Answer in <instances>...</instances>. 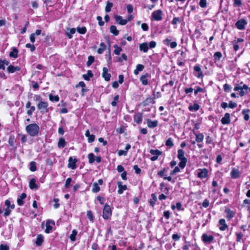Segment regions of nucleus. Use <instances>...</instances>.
<instances>
[{"label":"nucleus","mask_w":250,"mask_h":250,"mask_svg":"<svg viewBox=\"0 0 250 250\" xmlns=\"http://www.w3.org/2000/svg\"><path fill=\"white\" fill-rule=\"evenodd\" d=\"M26 131L32 137H35L38 135L40 127L36 124H31L25 127Z\"/></svg>","instance_id":"obj_1"},{"label":"nucleus","mask_w":250,"mask_h":250,"mask_svg":"<svg viewBox=\"0 0 250 250\" xmlns=\"http://www.w3.org/2000/svg\"><path fill=\"white\" fill-rule=\"evenodd\" d=\"M249 89V87L247 85L244 84L242 82H241L239 84H236L233 90L235 91H238V94L240 97L244 96L246 92Z\"/></svg>","instance_id":"obj_2"},{"label":"nucleus","mask_w":250,"mask_h":250,"mask_svg":"<svg viewBox=\"0 0 250 250\" xmlns=\"http://www.w3.org/2000/svg\"><path fill=\"white\" fill-rule=\"evenodd\" d=\"M48 104L47 102L42 101L37 104V108L41 113H47L48 111Z\"/></svg>","instance_id":"obj_3"},{"label":"nucleus","mask_w":250,"mask_h":250,"mask_svg":"<svg viewBox=\"0 0 250 250\" xmlns=\"http://www.w3.org/2000/svg\"><path fill=\"white\" fill-rule=\"evenodd\" d=\"M111 210L110 207L107 205H105L103 211V217L104 219H108L111 216Z\"/></svg>","instance_id":"obj_4"},{"label":"nucleus","mask_w":250,"mask_h":250,"mask_svg":"<svg viewBox=\"0 0 250 250\" xmlns=\"http://www.w3.org/2000/svg\"><path fill=\"white\" fill-rule=\"evenodd\" d=\"M247 24V21L244 19L238 20L235 24L236 27L239 30H244Z\"/></svg>","instance_id":"obj_5"},{"label":"nucleus","mask_w":250,"mask_h":250,"mask_svg":"<svg viewBox=\"0 0 250 250\" xmlns=\"http://www.w3.org/2000/svg\"><path fill=\"white\" fill-rule=\"evenodd\" d=\"M162 11L160 9L154 11L152 13V18L155 21H160L162 19Z\"/></svg>","instance_id":"obj_6"},{"label":"nucleus","mask_w":250,"mask_h":250,"mask_svg":"<svg viewBox=\"0 0 250 250\" xmlns=\"http://www.w3.org/2000/svg\"><path fill=\"white\" fill-rule=\"evenodd\" d=\"M197 176L201 179H203L206 177L208 175V170L206 168L198 169L197 171Z\"/></svg>","instance_id":"obj_7"},{"label":"nucleus","mask_w":250,"mask_h":250,"mask_svg":"<svg viewBox=\"0 0 250 250\" xmlns=\"http://www.w3.org/2000/svg\"><path fill=\"white\" fill-rule=\"evenodd\" d=\"M114 19L118 24L121 25H125L127 22V20L123 19L121 16L116 15L114 16Z\"/></svg>","instance_id":"obj_8"},{"label":"nucleus","mask_w":250,"mask_h":250,"mask_svg":"<svg viewBox=\"0 0 250 250\" xmlns=\"http://www.w3.org/2000/svg\"><path fill=\"white\" fill-rule=\"evenodd\" d=\"M221 123L223 125H229L230 123V114L226 113L224 116L221 120Z\"/></svg>","instance_id":"obj_9"},{"label":"nucleus","mask_w":250,"mask_h":250,"mask_svg":"<svg viewBox=\"0 0 250 250\" xmlns=\"http://www.w3.org/2000/svg\"><path fill=\"white\" fill-rule=\"evenodd\" d=\"M108 72V70L106 67L103 68L102 76L106 81H109L111 77L110 74H109Z\"/></svg>","instance_id":"obj_10"},{"label":"nucleus","mask_w":250,"mask_h":250,"mask_svg":"<svg viewBox=\"0 0 250 250\" xmlns=\"http://www.w3.org/2000/svg\"><path fill=\"white\" fill-rule=\"evenodd\" d=\"M69 163L68 164V167L71 168L72 169L76 168V163L77 162L76 159H73L72 157H70L68 160Z\"/></svg>","instance_id":"obj_11"},{"label":"nucleus","mask_w":250,"mask_h":250,"mask_svg":"<svg viewBox=\"0 0 250 250\" xmlns=\"http://www.w3.org/2000/svg\"><path fill=\"white\" fill-rule=\"evenodd\" d=\"M204 242L210 243L214 239L212 235H208L207 234H203L202 236Z\"/></svg>","instance_id":"obj_12"},{"label":"nucleus","mask_w":250,"mask_h":250,"mask_svg":"<svg viewBox=\"0 0 250 250\" xmlns=\"http://www.w3.org/2000/svg\"><path fill=\"white\" fill-rule=\"evenodd\" d=\"M20 67L18 66H14L12 65H10L7 68V70L9 73H13L16 71L20 70Z\"/></svg>","instance_id":"obj_13"},{"label":"nucleus","mask_w":250,"mask_h":250,"mask_svg":"<svg viewBox=\"0 0 250 250\" xmlns=\"http://www.w3.org/2000/svg\"><path fill=\"white\" fill-rule=\"evenodd\" d=\"M219 223L221 226L219 227L220 230L224 231L228 228V225L226 224V221L224 219H220L219 221Z\"/></svg>","instance_id":"obj_14"},{"label":"nucleus","mask_w":250,"mask_h":250,"mask_svg":"<svg viewBox=\"0 0 250 250\" xmlns=\"http://www.w3.org/2000/svg\"><path fill=\"white\" fill-rule=\"evenodd\" d=\"M149 76V75L146 73L140 77V80L143 85H146L148 84L147 78Z\"/></svg>","instance_id":"obj_15"},{"label":"nucleus","mask_w":250,"mask_h":250,"mask_svg":"<svg viewBox=\"0 0 250 250\" xmlns=\"http://www.w3.org/2000/svg\"><path fill=\"white\" fill-rule=\"evenodd\" d=\"M147 125L148 127L149 128H154L156 127L158 125V121H152L150 119H147Z\"/></svg>","instance_id":"obj_16"},{"label":"nucleus","mask_w":250,"mask_h":250,"mask_svg":"<svg viewBox=\"0 0 250 250\" xmlns=\"http://www.w3.org/2000/svg\"><path fill=\"white\" fill-rule=\"evenodd\" d=\"M117 184L119 188L118 193L119 194H122L124 190L127 189V186L126 185H122L121 182H118Z\"/></svg>","instance_id":"obj_17"},{"label":"nucleus","mask_w":250,"mask_h":250,"mask_svg":"<svg viewBox=\"0 0 250 250\" xmlns=\"http://www.w3.org/2000/svg\"><path fill=\"white\" fill-rule=\"evenodd\" d=\"M26 197V194L22 193L17 199V203L19 206H22L24 204L23 200Z\"/></svg>","instance_id":"obj_18"},{"label":"nucleus","mask_w":250,"mask_h":250,"mask_svg":"<svg viewBox=\"0 0 250 250\" xmlns=\"http://www.w3.org/2000/svg\"><path fill=\"white\" fill-rule=\"evenodd\" d=\"M156 42L155 41H151L149 42H144L140 44L139 47H155Z\"/></svg>","instance_id":"obj_19"},{"label":"nucleus","mask_w":250,"mask_h":250,"mask_svg":"<svg viewBox=\"0 0 250 250\" xmlns=\"http://www.w3.org/2000/svg\"><path fill=\"white\" fill-rule=\"evenodd\" d=\"M230 175L232 178H237L240 176V172L238 169L233 168L231 172Z\"/></svg>","instance_id":"obj_20"},{"label":"nucleus","mask_w":250,"mask_h":250,"mask_svg":"<svg viewBox=\"0 0 250 250\" xmlns=\"http://www.w3.org/2000/svg\"><path fill=\"white\" fill-rule=\"evenodd\" d=\"M36 180L35 178H32L29 182V188L31 189H37L38 186L36 184Z\"/></svg>","instance_id":"obj_21"},{"label":"nucleus","mask_w":250,"mask_h":250,"mask_svg":"<svg viewBox=\"0 0 250 250\" xmlns=\"http://www.w3.org/2000/svg\"><path fill=\"white\" fill-rule=\"evenodd\" d=\"M194 70L195 72H198V75H196V76L198 78H202L203 77V75L201 69V68H200L199 65H196L194 66Z\"/></svg>","instance_id":"obj_22"},{"label":"nucleus","mask_w":250,"mask_h":250,"mask_svg":"<svg viewBox=\"0 0 250 250\" xmlns=\"http://www.w3.org/2000/svg\"><path fill=\"white\" fill-rule=\"evenodd\" d=\"M250 112V110L249 109H243L242 111V113L244 116V119L245 121H247L250 119L249 113Z\"/></svg>","instance_id":"obj_23"},{"label":"nucleus","mask_w":250,"mask_h":250,"mask_svg":"<svg viewBox=\"0 0 250 250\" xmlns=\"http://www.w3.org/2000/svg\"><path fill=\"white\" fill-rule=\"evenodd\" d=\"M134 120L138 124H140L142 122V114L138 113L134 116Z\"/></svg>","instance_id":"obj_24"},{"label":"nucleus","mask_w":250,"mask_h":250,"mask_svg":"<svg viewBox=\"0 0 250 250\" xmlns=\"http://www.w3.org/2000/svg\"><path fill=\"white\" fill-rule=\"evenodd\" d=\"M50 223L53 225H55V222L54 221H47L46 223V229L45 230V232L47 233H50L52 229V227L50 226Z\"/></svg>","instance_id":"obj_25"},{"label":"nucleus","mask_w":250,"mask_h":250,"mask_svg":"<svg viewBox=\"0 0 250 250\" xmlns=\"http://www.w3.org/2000/svg\"><path fill=\"white\" fill-rule=\"evenodd\" d=\"M164 43L167 46L170 45L171 47H176L177 46V43L175 42H171L170 40L168 39H166L164 41Z\"/></svg>","instance_id":"obj_26"},{"label":"nucleus","mask_w":250,"mask_h":250,"mask_svg":"<svg viewBox=\"0 0 250 250\" xmlns=\"http://www.w3.org/2000/svg\"><path fill=\"white\" fill-rule=\"evenodd\" d=\"M177 157L179 160L187 159V158L185 157V152L182 149H180L178 150Z\"/></svg>","instance_id":"obj_27"},{"label":"nucleus","mask_w":250,"mask_h":250,"mask_svg":"<svg viewBox=\"0 0 250 250\" xmlns=\"http://www.w3.org/2000/svg\"><path fill=\"white\" fill-rule=\"evenodd\" d=\"M151 198L149 200V203L150 206L153 207L155 204L156 201L157 200V198L154 193L151 194Z\"/></svg>","instance_id":"obj_28"},{"label":"nucleus","mask_w":250,"mask_h":250,"mask_svg":"<svg viewBox=\"0 0 250 250\" xmlns=\"http://www.w3.org/2000/svg\"><path fill=\"white\" fill-rule=\"evenodd\" d=\"M144 68V66L141 64H138L136 65V69L134 70V74L136 75L139 74L140 71H143Z\"/></svg>","instance_id":"obj_29"},{"label":"nucleus","mask_w":250,"mask_h":250,"mask_svg":"<svg viewBox=\"0 0 250 250\" xmlns=\"http://www.w3.org/2000/svg\"><path fill=\"white\" fill-rule=\"evenodd\" d=\"M66 143L65 139L63 138H61L59 140L58 143V146L59 148H63L66 146Z\"/></svg>","instance_id":"obj_30"},{"label":"nucleus","mask_w":250,"mask_h":250,"mask_svg":"<svg viewBox=\"0 0 250 250\" xmlns=\"http://www.w3.org/2000/svg\"><path fill=\"white\" fill-rule=\"evenodd\" d=\"M76 32V29L75 28H72L71 29H67V31L66 32V36L68 37L69 39H71L72 38V35L75 34Z\"/></svg>","instance_id":"obj_31"},{"label":"nucleus","mask_w":250,"mask_h":250,"mask_svg":"<svg viewBox=\"0 0 250 250\" xmlns=\"http://www.w3.org/2000/svg\"><path fill=\"white\" fill-rule=\"evenodd\" d=\"M93 76L92 71L91 70H88L87 73L83 75V78L85 80L89 81L90 78Z\"/></svg>","instance_id":"obj_32"},{"label":"nucleus","mask_w":250,"mask_h":250,"mask_svg":"<svg viewBox=\"0 0 250 250\" xmlns=\"http://www.w3.org/2000/svg\"><path fill=\"white\" fill-rule=\"evenodd\" d=\"M43 241V237L42 235H38L37 237L36 244L37 246H40Z\"/></svg>","instance_id":"obj_33"},{"label":"nucleus","mask_w":250,"mask_h":250,"mask_svg":"<svg viewBox=\"0 0 250 250\" xmlns=\"http://www.w3.org/2000/svg\"><path fill=\"white\" fill-rule=\"evenodd\" d=\"M100 190V188L97 183H94L92 185V191L93 193L98 192Z\"/></svg>","instance_id":"obj_34"},{"label":"nucleus","mask_w":250,"mask_h":250,"mask_svg":"<svg viewBox=\"0 0 250 250\" xmlns=\"http://www.w3.org/2000/svg\"><path fill=\"white\" fill-rule=\"evenodd\" d=\"M18 50L16 48H14L13 50L10 52L9 56L11 58H16L18 57Z\"/></svg>","instance_id":"obj_35"},{"label":"nucleus","mask_w":250,"mask_h":250,"mask_svg":"<svg viewBox=\"0 0 250 250\" xmlns=\"http://www.w3.org/2000/svg\"><path fill=\"white\" fill-rule=\"evenodd\" d=\"M200 108V106L198 104H194L193 105H189L188 107V109L190 111H196L198 110Z\"/></svg>","instance_id":"obj_36"},{"label":"nucleus","mask_w":250,"mask_h":250,"mask_svg":"<svg viewBox=\"0 0 250 250\" xmlns=\"http://www.w3.org/2000/svg\"><path fill=\"white\" fill-rule=\"evenodd\" d=\"M226 212L227 213V218L229 219H230L232 217H233L235 213L234 212L231 210L230 209H226Z\"/></svg>","instance_id":"obj_37"},{"label":"nucleus","mask_w":250,"mask_h":250,"mask_svg":"<svg viewBox=\"0 0 250 250\" xmlns=\"http://www.w3.org/2000/svg\"><path fill=\"white\" fill-rule=\"evenodd\" d=\"M110 31L115 36H117L119 34V31L115 25H111L110 27Z\"/></svg>","instance_id":"obj_38"},{"label":"nucleus","mask_w":250,"mask_h":250,"mask_svg":"<svg viewBox=\"0 0 250 250\" xmlns=\"http://www.w3.org/2000/svg\"><path fill=\"white\" fill-rule=\"evenodd\" d=\"M150 153L152 155L154 156H157V157L162 154V152L158 149H151L150 150Z\"/></svg>","instance_id":"obj_39"},{"label":"nucleus","mask_w":250,"mask_h":250,"mask_svg":"<svg viewBox=\"0 0 250 250\" xmlns=\"http://www.w3.org/2000/svg\"><path fill=\"white\" fill-rule=\"evenodd\" d=\"M88 162L89 164H92L95 161V156L92 153H90L88 155Z\"/></svg>","instance_id":"obj_40"},{"label":"nucleus","mask_w":250,"mask_h":250,"mask_svg":"<svg viewBox=\"0 0 250 250\" xmlns=\"http://www.w3.org/2000/svg\"><path fill=\"white\" fill-rule=\"evenodd\" d=\"M77 234V231L75 229L72 230L71 234L69 236L70 239L72 241H75L76 240V236Z\"/></svg>","instance_id":"obj_41"},{"label":"nucleus","mask_w":250,"mask_h":250,"mask_svg":"<svg viewBox=\"0 0 250 250\" xmlns=\"http://www.w3.org/2000/svg\"><path fill=\"white\" fill-rule=\"evenodd\" d=\"M113 3L107 1L106 3V5L105 8V11L106 12H109L111 11V8L113 6Z\"/></svg>","instance_id":"obj_42"},{"label":"nucleus","mask_w":250,"mask_h":250,"mask_svg":"<svg viewBox=\"0 0 250 250\" xmlns=\"http://www.w3.org/2000/svg\"><path fill=\"white\" fill-rule=\"evenodd\" d=\"M49 100L52 102H58L59 101V97L58 95L53 96L51 94H50L49 96Z\"/></svg>","instance_id":"obj_43"},{"label":"nucleus","mask_w":250,"mask_h":250,"mask_svg":"<svg viewBox=\"0 0 250 250\" xmlns=\"http://www.w3.org/2000/svg\"><path fill=\"white\" fill-rule=\"evenodd\" d=\"M204 139V135L203 134L200 133L196 135V141L197 142H201Z\"/></svg>","instance_id":"obj_44"},{"label":"nucleus","mask_w":250,"mask_h":250,"mask_svg":"<svg viewBox=\"0 0 250 250\" xmlns=\"http://www.w3.org/2000/svg\"><path fill=\"white\" fill-rule=\"evenodd\" d=\"M94 62V57L92 56H89L88 58V61L86 62V65L88 66L91 65Z\"/></svg>","instance_id":"obj_45"},{"label":"nucleus","mask_w":250,"mask_h":250,"mask_svg":"<svg viewBox=\"0 0 250 250\" xmlns=\"http://www.w3.org/2000/svg\"><path fill=\"white\" fill-rule=\"evenodd\" d=\"M166 145L167 146H169L170 147H172L174 146V144L172 141V139L171 138H169L166 142Z\"/></svg>","instance_id":"obj_46"},{"label":"nucleus","mask_w":250,"mask_h":250,"mask_svg":"<svg viewBox=\"0 0 250 250\" xmlns=\"http://www.w3.org/2000/svg\"><path fill=\"white\" fill-rule=\"evenodd\" d=\"M14 142H15V137L14 135H10L9 140H8V143L10 145V146H12L14 145Z\"/></svg>","instance_id":"obj_47"},{"label":"nucleus","mask_w":250,"mask_h":250,"mask_svg":"<svg viewBox=\"0 0 250 250\" xmlns=\"http://www.w3.org/2000/svg\"><path fill=\"white\" fill-rule=\"evenodd\" d=\"M77 29V31L81 34H84L86 32V28L84 26L82 27H78Z\"/></svg>","instance_id":"obj_48"},{"label":"nucleus","mask_w":250,"mask_h":250,"mask_svg":"<svg viewBox=\"0 0 250 250\" xmlns=\"http://www.w3.org/2000/svg\"><path fill=\"white\" fill-rule=\"evenodd\" d=\"M233 6L234 7H240L242 5L241 0H233Z\"/></svg>","instance_id":"obj_49"},{"label":"nucleus","mask_w":250,"mask_h":250,"mask_svg":"<svg viewBox=\"0 0 250 250\" xmlns=\"http://www.w3.org/2000/svg\"><path fill=\"white\" fill-rule=\"evenodd\" d=\"M30 169L31 171H35L36 170V163L34 161L31 162L30 163Z\"/></svg>","instance_id":"obj_50"},{"label":"nucleus","mask_w":250,"mask_h":250,"mask_svg":"<svg viewBox=\"0 0 250 250\" xmlns=\"http://www.w3.org/2000/svg\"><path fill=\"white\" fill-rule=\"evenodd\" d=\"M33 100L35 101L39 102V103H41L42 101V97L39 95H35L33 97Z\"/></svg>","instance_id":"obj_51"},{"label":"nucleus","mask_w":250,"mask_h":250,"mask_svg":"<svg viewBox=\"0 0 250 250\" xmlns=\"http://www.w3.org/2000/svg\"><path fill=\"white\" fill-rule=\"evenodd\" d=\"M180 162L179 164V166L182 168H184L186 165V163L187 162V159H184V160H180Z\"/></svg>","instance_id":"obj_52"},{"label":"nucleus","mask_w":250,"mask_h":250,"mask_svg":"<svg viewBox=\"0 0 250 250\" xmlns=\"http://www.w3.org/2000/svg\"><path fill=\"white\" fill-rule=\"evenodd\" d=\"M119 95H116L114 97V100L111 103V104L112 106H115L116 105L117 103L119 100Z\"/></svg>","instance_id":"obj_53"},{"label":"nucleus","mask_w":250,"mask_h":250,"mask_svg":"<svg viewBox=\"0 0 250 250\" xmlns=\"http://www.w3.org/2000/svg\"><path fill=\"white\" fill-rule=\"evenodd\" d=\"M30 109L28 110L27 111V114L30 116H31L33 112L35 110V107L34 106H32L30 107Z\"/></svg>","instance_id":"obj_54"},{"label":"nucleus","mask_w":250,"mask_h":250,"mask_svg":"<svg viewBox=\"0 0 250 250\" xmlns=\"http://www.w3.org/2000/svg\"><path fill=\"white\" fill-rule=\"evenodd\" d=\"M236 106H237V104L236 103H234V102H232V101H230L229 102V104H228L229 107L233 109V108H235Z\"/></svg>","instance_id":"obj_55"},{"label":"nucleus","mask_w":250,"mask_h":250,"mask_svg":"<svg viewBox=\"0 0 250 250\" xmlns=\"http://www.w3.org/2000/svg\"><path fill=\"white\" fill-rule=\"evenodd\" d=\"M11 209L10 208H7L4 209V212L3 215L5 217H7L9 216L11 213Z\"/></svg>","instance_id":"obj_56"},{"label":"nucleus","mask_w":250,"mask_h":250,"mask_svg":"<svg viewBox=\"0 0 250 250\" xmlns=\"http://www.w3.org/2000/svg\"><path fill=\"white\" fill-rule=\"evenodd\" d=\"M222 55L221 52H217L214 55V59L216 60H219L222 57Z\"/></svg>","instance_id":"obj_57"},{"label":"nucleus","mask_w":250,"mask_h":250,"mask_svg":"<svg viewBox=\"0 0 250 250\" xmlns=\"http://www.w3.org/2000/svg\"><path fill=\"white\" fill-rule=\"evenodd\" d=\"M97 20L98 21L99 25L102 26L104 25V22L103 21L102 18L101 16H97Z\"/></svg>","instance_id":"obj_58"},{"label":"nucleus","mask_w":250,"mask_h":250,"mask_svg":"<svg viewBox=\"0 0 250 250\" xmlns=\"http://www.w3.org/2000/svg\"><path fill=\"white\" fill-rule=\"evenodd\" d=\"M236 241L240 242L241 240L243 237V235L242 233H236Z\"/></svg>","instance_id":"obj_59"},{"label":"nucleus","mask_w":250,"mask_h":250,"mask_svg":"<svg viewBox=\"0 0 250 250\" xmlns=\"http://www.w3.org/2000/svg\"><path fill=\"white\" fill-rule=\"evenodd\" d=\"M199 5L202 8L206 7L207 6V0H200Z\"/></svg>","instance_id":"obj_60"},{"label":"nucleus","mask_w":250,"mask_h":250,"mask_svg":"<svg viewBox=\"0 0 250 250\" xmlns=\"http://www.w3.org/2000/svg\"><path fill=\"white\" fill-rule=\"evenodd\" d=\"M87 216L90 221H92V222L93 221V215H92L91 211H87Z\"/></svg>","instance_id":"obj_61"},{"label":"nucleus","mask_w":250,"mask_h":250,"mask_svg":"<svg viewBox=\"0 0 250 250\" xmlns=\"http://www.w3.org/2000/svg\"><path fill=\"white\" fill-rule=\"evenodd\" d=\"M87 138H88V143H92L94 141L95 136V135L92 134V135H90L88 137H87Z\"/></svg>","instance_id":"obj_62"},{"label":"nucleus","mask_w":250,"mask_h":250,"mask_svg":"<svg viewBox=\"0 0 250 250\" xmlns=\"http://www.w3.org/2000/svg\"><path fill=\"white\" fill-rule=\"evenodd\" d=\"M224 90L225 92H229L230 89V85L229 84L226 83L223 85Z\"/></svg>","instance_id":"obj_63"},{"label":"nucleus","mask_w":250,"mask_h":250,"mask_svg":"<svg viewBox=\"0 0 250 250\" xmlns=\"http://www.w3.org/2000/svg\"><path fill=\"white\" fill-rule=\"evenodd\" d=\"M9 247L7 245L1 244L0 245V250H9Z\"/></svg>","instance_id":"obj_64"}]
</instances>
